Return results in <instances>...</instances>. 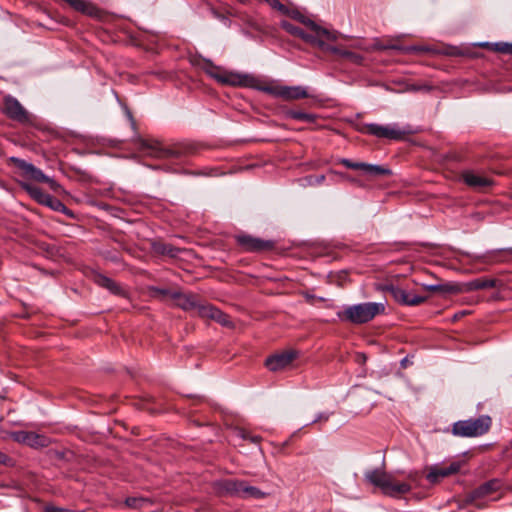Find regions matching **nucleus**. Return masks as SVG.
Returning <instances> with one entry per match:
<instances>
[{"mask_svg": "<svg viewBox=\"0 0 512 512\" xmlns=\"http://www.w3.org/2000/svg\"><path fill=\"white\" fill-rule=\"evenodd\" d=\"M385 309L381 303L367 302L348 306L342 313V318L353 324H363L371 321Z\"/></svg>", "mask_w": 512, "mask_h": 512, "instance_id": "f257e3e1", "label": "nucleus"}, {"mask_svg": "<svg viewBox=\"0 0 512 512\" xmlns=\"http://www.w3.org/2000/svg\"><path fill=\"white\" fill-rule=\"evenodd\" d=\"M492 420L487 415L475 419L460 420L453 424L452 433L459 437H478L490 429Z\"/></svg>", "mask_w": 512, "mask_h": 512, "instance_id": "f03ea898", "label": "nucleus"}, {"mask_svg": "<svg viewBox=\"0 0 512 512\" xmlns=\"http://www.w3.org/2000/svg\"><path fill=\"white\" fill-rule=\"evenodd\" d=\"M10 161L20 171V176L23 178L22 182L34 181L38 183H47L53 191H58L60 185L49 176L45 175L43 171L32 163H29L23 159L17 157H11Z\"/></svg>", "mask_w": 512, "mask_h": 512, "instance_id": "7ed1b4c3", "label": "nucleus"}, {"mask_svg": "<svg viewBox=\"0 0 512 512\" xmlns=\"http://www.w3.org/2000/svg\"><path fill=\"white\" fill-rule=\"evenodd\" d=\"M339 34L336 31H329L322 27V54H331L333 56L343 58L354 64H361L363 57L360 54L349 51L337 45H331L326 41H336Z\"/></svg>", "mask_w": 512, "mask_h": 512, "instance_id": "20e7f679", "label": "nucleus"}, {"mask_svg": "<svg viewBox=\"0 0 512 512\" xmlns=\"http://www.w3.org/2000/svg\"><path fill=\"white\" fill-rule=\"evenodd\" d=\"M142 148L147 151V154L150 156L159 158V159H172V158H181L184 155L192 153L191 145H175L173 147H163L158 142L149 143L147 141L142 142Z\"/></svg>", "mask_w": 512, "mask_h": 512, "instance_id": "39448f33", "label": "nucleus"}, {"mask_svg": "<svg viewBox=\"0 0 512 512\" xmlns=\"http://www.w3.org/2000/svg\"><path fill=\"white\" fill-rule=\"evenodd\" d=\"M281 27L305 42L320 47V26L315 21H307L303 27H298L289 21H282Z\"/></svg>", "mask_w": 512, "mask_h": 512, "instance_id": "423d86ee", "label": "nucleus"}, {"mask_svg": "<svg viewBox=\"0 0 512 512\" xmlns=\"http://www.w3.org/2000/svg\"><path fill=\"white\" fill-rule=\"evenodd\" d=\"M222 488L229 495L242 499H261L266 495L257 487L251 486L243 480H225L222 483Z\"/></svg>", "mask_w": 512, "mask_h": 512, "instance_id": "0eeeda50", "label": "nucleus"}, {"mask_svg": "<svg viewBox=\"0 0 512 512\" xmlns=\"http://www.w3.org/2000/svg\"><path fill=\"white\" fill-rule=\"evenodd\" d=\"M377 289L389 293L401 305L417 306L427 300V296L417 295L393 283L380 284L377 286Z\"/></svg>", "mask_w": 512, "mask_h": 512, "instance_id": "6e6552de", "label": "nucleus"}, {"mask_svg": "<svg viewBox=\"0 0 512 512\" xmlns=\"http://www.w3.org/2000/svg\"><path fill=\"white\" fill-rule=\"evenodd\" d=\"M2 110L9 119L20 124H31L33 122L32 115L11 95H6L3 98Z\"/></svg>", "mask_w": 512, "mask_h": 512, "instance_id": "1a4fd4ad", "label": "nucleus"}, {"mask_svg": "<svg viewBox=\"0 0 512 512\" xmlns=\"http://www.w3.org/2000/svg\"><path fill=\"white\" fill-rule=\"evenodd\" d=\"M365 132L377 138H386L390 140H400L408 133V131L399 128L396 124L393 125H380V124H366Z\"/></svg>", "mask_w": 512, "mask_h": 512, "instance_id": "9d476101", "label": "nucleus"}, {"mask_svg": "<svg viewBox=\"0 0 512 512\" xmlns=\"http://www.w3.org/2000/svg\"><path fill=\"white\" fill-rule=\"evenodd\" d=\"M262 91L283 100H294L307 96V92L301 86L272 85L263 87Z\"/></svg>", "mask_w": 512, "mask_h": 512, "instance_id": "9b49d317", "label": "nucleus"}, {"mask_svg": "<svg viewBox=\"0 0 512 512\" xmlns=\"http://www.w3.org/2000/svg\"><path fill=\"white\" fill-rule=\"evenodd\" d=\"M237 243L247 252L268 251L274 248V242L251 235L243 234L236 237Z\"/></svg>", "mask_w": 512, "mask_h": 512, "instance_id": "f8f14e48", "label": "nucleus"}, {"mask_svg": "<svg viewBox=\"0 0 512 512\" xmlns=\"http://www.w3.org/2000/svg\"><path fill=\"white\" fill-rule=\"evenodd\" d=\"M461 462H452L447 466L432 465L428 468L426 479L435 484L440 482L443 478L454 475L460 471Z\"/></svg>", "mask_w": 512, "mask_h": 512, "instance_id": "ddd939ff", "label": "nucleus"}, {"mask_svg": "<svg viewBox=\"0 0 512 512\" xmlns=\"http://www.w3.org/2000/svg\"><path fill=\"white\" fill-rule=\"evenodd\" d=\"M297 354L294 351H285L268 357L265 361L266 367L272 372L286 369L295 360Z\"/></svg>", "mask_w": 512, "mask_h": 512, "instance_id": "4468645a", "label": "nucleus"}, {"mask_svg": "<svg viewBox=\"0 0 512 512\" xmlns=\"http://www.w3.org/2000/svg\"><path fill=\"white\" fill-rule=\"evenodd\" d=\"M13 439L21 444L32 448L45 447L48 445V438L44 435L29 431H17L12 434Z\"/></svg>", "mask_w": 512, "mask_h": 512, "instance_id": "2eb2a0df", "label": "nucleus"}, {"mask_svg": "<svg viewBox=\"0 0 512 512\" xmlns=\"http://www.w3.org/2000/svg\"><path fill=\"white\" fill-rule=\"evenodd\" d=\"M199 316L202 318L212 319L225 327H232L233 325L227 314L211 304H205L203 307H200Z\"/></svg>", "mask_w": 512, "mask_h": 512, "instance_id": "dca6fc26", "label": "nucleus"}, {"mask_svg": "<svg viewBox=\"0 0 512 512\" xmlns=\"http://www.w3.org/2000/svg\"><path fill=\"white\" fill-rule=\"evenodd\" d=\"M171 298L175 300L176 305L183 310L186 311H196L199 315V308L203 307L205 304H201L198 302V299L193 294H184L178 291H174L171 294Z\"/></svg>", "mask_w": 512, "mask_h": 512, "instance_id": "f3484780", "label": "nucleus"}, {"mask_svg": "<svg viewBox=\"0 0 512 512\" xmlns=\"http://www.w3.org/2000/svg\"><path fill=\"white\" fill-rule=\"evenodd\" d=\"M212 76L218 82L232 86H246L249 81L248 75H243L235 72H223L219 74H212Z\"/></svg>", "mask_w": 512, "mask_h": 512, "instance_id": "a211bd4d", "label": "nucleus"}, {"mask_svg": "<svg viewBox=\"0 0 512 512\" xmlns=\"http://www.w3.org/2000/svg\"><path fill=\"white\" fill-rule=\"evenodd\" d=\"M462 179L466 185L474 189H482L492 184L489 178L476 174L471 170L464 171L462 173Z\"/></svg>", "mask_w": 512, "mask_h": 512, "instance_id": "6ab92c4d", "label": "nucleus"}, {"mask_svg": "<svg viewBox=\"0 0 512 512\" xmlns=\"http://www.w3.org/2000/svg\"><path fill=\"white\" fill-rule=\"evenodd\" d=\"M411 490V486L404 482H396L393 477L390 475L388 481L382 489V492L385 495L398 497L400 495L406 494Z\"/></svg>", "mask_w": 512, "mask_h": 512, "instance_id": "aec40b11", "label": "nucleus"}, {"mask_svg": "<svg viewBox=\"0 0 512 512\" xmlns=\"http://www.w3.org/2000/svg\"><path fill=\"white\" fill-rule=\"evenodd\" d=\"M20 186L31 198L41 205H44L50 196V194L45 193L41 188L31 185L28 182H20Z\"/></svg>", "mask_w": 512, "mask_h": 512, "instance_id": "412c9836", "label": "nucleus"}, {"mask_svg": "<svg viewBox=\"0 0 512 512\" xmlns=\"http://www.w3.org/2000/svg\"><path fill=\"white\" fill-rule=\"evenodd\" d=\"M423 288L429 292L439 293L441 295L447 294H456L461 291L459 285L452 283L445 284H432V285H423Z\"/></svg>", "mask_w": 512, "mask_h": 512, "instance_id": "4be33fe9", "label": "nucleus"}, {"mask_svg": "<svg viewBox=\"0 0 512 512\" xmlns=\"http://www.w3.org/2000/svg\"><path fill=\"white\" fill-rule=\"evenodd\" d=\"M365 477L368 482H370L374 486L379 487L382 490L386 482L388 481L390 474H387L386 472L381 471L379 469H375L368 471L365 474Z\"/></svg>", "mask_w": 512, "mask_h": 512, "instance_id": "5701e85b", "label": "nucleus"}, {"mask_svg": "<svg viewBox=\"0 0 512 512\" xmlns=\"http://www.w3.org/2000/svg\"><path fill=\"white\" fill-rule=\"evenodd\" d=\"M365 174L370 176H389L392 174L391 170L380 165L361 163V169Z\"/></svg>", "mask_w": 512, "mask_h": 512, "instance_id": "b1692460", "label": "nucleus"}, {"mask_svg": "<svg viewBox=\"0 0 512 512\" xmlns=\"http://www.w3.org/2000/svg\"><path fill=\"white\" fill-rule=\"evenodd\" d=\"M44 206L49 207L53 211L61 212L71 218L74 217V213L70 209H68L62 201H60L59 199H57L51 195L47 199Z\"/></svg>", "mask_w": 512, "mask_h": 512, "instance_id": "393cba45", "label": "nucleus"}, {"mask_svg": "<svg viewBox=\"0 0 512 512\" xmlns=\"http://www.w3.org/2000/svg\"><path fill=\"white\" fill-rule=\"evenodd\" d=\"M496 279L477 278L468 283V290H483L497 286Z\"/></svg>", "mask_w": 512, "mask_h": 512, "instance_id": "a878e982", "label": "nucleus"}, {"mask_svg": "<svg viewBox=\"0 0 512 512\" xmlns=\"http://www.w3.org/2000/svg\"><path fill=\"white\" fill-rule=\"evenodd\" d=\"M481 47H487L490 48L493 51L500 52L503 54H512V43L507 42H496V43H489L484 42L480 44Z\"/></svg>", "mask_w": 512, "mask_h": 512, "instance_id": "bb28decb", "label": "nucleus"}, {"mask_svg": "<svg viewBox=\"0 0 512 512\" xmlns=\"http://www.w3.org/2000/svg\"><path fill=\"white\" fill-rule=\"evenodd\" d=\"M499 488V482L497 480H492L484 483L481 485L477 490L476 493L480 496H485L488 494H491L492 492L496 491Z\"/></svg>", "mask_w": 512, "mask_h": 512, "instance_id": "cd10ccee", "label": "nucleus"}, {"mask_svg": "<svg viewBox=\"0 0 512 512\" xmlns=\"http://www.w3.org/2000/svg\"><path fill=\"white\" fill-rule=\"evenodd\" d=\"M285 15H288L293 20H296L297 22L301 23L302 25H305V22L307 21H313L308 16H306L304 13L297 9H289L288 12L284 13Z\"/></svg>", "mask_w": 512, "mask_h": 512, "instance_id": "c85d7f7f", "label": "nucleus"}, {"mask_svg": "<svg viewBox=\"0 0 512 512\" xmlns=\"http://www.w3.org/2000/svg\"><path fill=\"white\" fill-rule=\"evenodd\" d=\"M288 116L292 119L299 120V121H305V122H312L315 119V115L308 114L302 111L297 110H291L288 112Z\"/></svg>", "mask_w": 512, "mask_h": 512, "instance_id": "c756f323", "label": "nucleus"}, {"mask_svg": "<svg viewBox=\"0 0 512 512\" xmlns=\"http://www.w3.org/2000/svg\"><path fill=\"white\" fill-rule=\"evenodd\" d=\"M146 499L144 498H137V497H128L125 500V504L127 507L134 508V509H140L143 507L144 503H146Z\"/></svg>", "mask_w": 512, "mask_h": 512, "instance_id": "7c9ffc66", "label": "nucleus"}, {"mask_svg": "<svg viewBox=\"0 0 512 512\" xmlns=\"http://www.w3.org/2000/svg\"><path fill=\"white\" fill-rule=\"evenodd\" d=\"M236 435L239 438L244 439V440H249L252 443H259L260 440H261L260 436L251 435L247 431H245L244 429H240V428L236 430Z\"/></svg>", "mask_w": 512, "mask_h": 512, "instance_id": "2f4dec72", "label": "nucleus"}, {"mask_svg": "<svg viewBox=\"0 0 512 512\" xmlns=\"http://www.w3.org/2000/svg\"><path fill=\"white\" fill-rule=\"evenodd\" d=\"M93 280H94V282H95L97 285H99V286H101V287H103V288H105V289H106V288H107V286H108L109 284H111V280H112V279H110L109 277H107V276H105V275H103V274L96 273V274L93 276Z\"/></svg>", "mask_w": 512, "mask_h": 512, "instance_id": "473e14b6", "label": "nucleus"}, {"mask_svg": "<svg viewBox=\"0 0 512 512\" xmlns=\"http://www.w3.org/2000/svg\"><path fill=\"white\" fill-rule=\"evenodd\" d=\"M106 289L109 290L111 293H113L115 295H122V296L125 295V291L114 280H111V284H109Z\"/></svg>", "mask_w": 512, "mask_h": 512, "instance_id": "72a5a7b5", "label": "nucleus"}, {"mask_svg": "<svg viewBox=\"0 0 512 512\" xmlns=\"http://www.w3.org/2000/svg\"><path fill=\"white\" fill-rule=\"evenodd\" d=\"M264 1L266 3H268L272 8L281 12L282 14L288 12V7H286L284 4L280 3L279 0H264Z\"/></svg>", "mask_w": 512, "mask_h": 512, "instance_id": "f704fd0d", "label": "nucleus"}, {"mask_svg": "<svg viewBox=\"0 0 512 512\" xmlns=\"http://www.w3.org/2000/svg\"><path fill=\"white\" fill-rule=\"evenodd\" d=\"M319 181L320 180L317 176H307V177L301 178L299 180L300 185H302V186H306V185L315 186L319 183Z\"/></svg>", "mask_w": 512, "mask_h": 512, "instance_id": "c9c22d12", "label": "nucleus"}, {"mask_svg": "<svg viewBox=\"0 0 512 512\" xmlns=\"http://www.w3.org/2000/svg\"><path fill=\"white\" fill-rule=\"evenodd\" d=\"M155 249L158 252H160L161 254H167V255H171V256L175 255L174 249L170 245L158 244V245H155Z\"/></svg>", "mask_w": 512, "mask_h": 512, "instance_id": "e433bc0d", "label": "nucleus"}, {"mask_svg": "<svg viewBox=\"0 0 512 512\" xmlns=\"http://www.w3.org/2000/svg\"><path fill=\"white\" fill-rule=\"evenodd\" d=\"M342 163L347 167V168H350V169H353V170H360L361 169V163L362 162H353L349 159H343L342 160Z\"/></svg>", "mask_w": 512, "mask_h": 512, "instance_id": "4c0bfd02", "label": "nucleus"}, {"mask_svg": "<svg viewBox=\"0 0 512 512\" xmlns=\"http://www.w3.org/2000/svg\"><path fill=\"white\" fill-rule=\"evenodd\" d=\"M153 292L155 293V295L171 297V294L174 291H170V290H167V289H161V288H153Z\"/></svg>", "mask_w": 512, "mask_h": 512, "instance_id": "58836bf2", "label": "nucleus"}, {"mask_svg": "<svg viewBox=\"0 0 512 512\" xmlns=\"http://www.w3.org/2000/svg\"><path fill=\"white\" fill-rule=\"evenodd\" d=\"M44 512H64V510L55 506H46Z\"/></svg>", "mask_w": 512, "mask_h": 512, "instance_id": "ea45409f", "label": "nucleus"}, {"mask_svg": "<svg viewBox=\"0 0 512 512\" xmlns=\"http://www.w3.org/2000/svg\"><path fill=\"white\" fill-rule=\"evenodd\" d=\"M497 254L508 253L512 255V248L502 249L496 252Z\"/></svg>", "mask_w": 512, "mask_h": 512, "instance_id": "a19ab883", "label": "nucleus"}, {"mask_svg": "<svg viewBox=\"0 0 512 512\" xmlns=\"http://www.w3.org/2000/svg\"><path fill=\"white\" fill-rule=\"evenodd\" d=\"M6 460H7V455H5L4 453L0 452V464L5 463Z\"/></svg>", "mask_w": 512, "mask_h": 512, "instance_id": "79ce46f5", "label": "nucleus"}, {"mask_svg": "<svg viewBox=\"0 0 512 512\" xmlns=\"http://www.w3.org/2000/svg\"><path fill=\"white\" fill-rule=\"evenodd\" d=\"M494 260H495V261H497V262H502V261H504L503 259H501V258H496V257H494Z\"/></svg>", "mask_w": 512, "mask_h": 512, "instance_id": "37998d69", "label": "nucleus"}]
</instances>
